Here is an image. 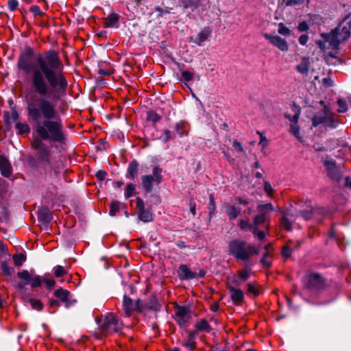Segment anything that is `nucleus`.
I'll return each instance as SVG.
<instances>
[{"label":"nucleus","mask_w":351,"mask_h":351,"mask_svg":"<svg viewBox=\"0 0 351 351\" xmlns=\"http://www.w3.org/2000/svg\"><path fill=\"white\" fill-rule=\"evenodd\" d=\"M29 49L21 54L17 66L27 74L29 88L25 93L27 115L36 123L41 140L61 142L63 126L58 117L57 103L64 95L68 82L58 53L49 50L32 58Z\"/></svg>","instance_id":"f257e3e1"},{"label":"nucleus","mask_w":351,"mask_h":351,"mask_svg":"<svg viewBox=\"0 0 351 351\" xmlns=\"http://www.w3.org/2000/svg\"><path fill=\"white\" fill-rule=\"evenodd\" d=\"M350 15H347L339 23V25L330 33H322L321 34L322 40H318L317 44L321 49H325V42L329 43V47L332 49H338L340 43L346 42L351 35V19L348 20Z\"/></svg>","instance_id":"f03ea898"},{"label":"nucleus","mask_w":351,"mask_h":351,"mask_svg":"<svg viewBox=\"0 0 351 351\" xmlns=\"http://www.w3.org/2000/svg\"><path fill=\"white\" fill-rule=\"evenodd\" d=\"M228 252L237 261H247L252 255H258L259 250L245 241L233 240L228 245Z\"/></svg>","instance_id":"7ed1b4c3"},{"label":"nucleus","mask_w":351,"mask_h":351,"mask_svg":"<svg viewBox=\"0 0 351 351\" xmlns=\"http://www.w3.org/2000/svg\"><path fill=\"white\" fill-rule=\"evenodd\" d=\"M300 115V108L295 103L290 105L289 110L285 112V117L291 122L290 133L293 135L300 142L304 143V138L300 135V128L298 125V121Z\"/></svg>","instance_id":"20e7f679"},{"label":"nucleus","mask_w":351,"mask_h":351,"mask_svg":"<svg viewBox=\"0 0 351 351\" xmlns=\"http://www.w3.org/2000/svg\"><path fill=\"white\" fill-rule=\"evenodd\" d=\"M32 146L36 150L37 160L45 167H49L54 169L56 173L58 171L52 165V156L51 149L43 143L40 140H37L32 143Z\"/></svg>","instance_id":"39448f33"},{"label":"nucleus","mask_w":351,"mask_h":351,"mask_svg":"<svg viewBox=\"0 0 351 351\" xmlns=\"http://www.w3.org/2000/svg\"><path fill=\"white\" fill-rule=\"evenodd\" d=\"M99 327L104 335H110L120 330L122 324L113 313H108L98 321Z\"/></svg>","instance_id":"423d86ee"},{"label":"nucleus","mask_w":351,"mask_h":351,"mask_svg":"<svg viewBox=\"0 0 351 351\" xmlns=\"http://www.w3.org/2000/svg\"><path fill=\"white\" fill-rule=\"evenodd\" d=\"M329 287V283L322 274L308 271V290L319 293Z\"/></svg>","instance_id":"0eeeda50"},{"label":"nucleus","mask_w":351,"mask_h":351,"mask_svg":"<svg viewBox=\"0 0 351 351\" xmlns=\"http://www.w3.org/2000/svg\"><path fill=\"white\" fill-rule=\"evenodd\" d=\"M162 169L158 167H155L152 171V175H146L142 177V184L146 191L150 192L153 189V183L160 184L162 180L161 175Z\"/></svg>","instance_id":"6e6552de"},{"label":"nucleus","mask_w":351,"mask_h":351,"mask_svg":"<svg viewBox=\"0 0 351 351\" xmlns=\"http://www.w3.org/2000/svg\"><path fill=\"white\" fill-rule=\"evenodd\" d=\"M17 277L29 284L32 288L39 287L42 285V279L38 275H32L27 270H23L17 273Z\"/></svg>","instance_id":"1a4fd4ad"},{"label":"nucleus","mask_w":351,"mask_h":351,"mask_svg":"<svg viewBox=\"0 0 351 351\" xmlns=\"http://www.w3.org/2000/svg\"><path fill=\"white\" fill-rule=\"evenodd\" d=\"M192 312L185 306H178L176 308L175 318L180 326H186L191 319Z\"/></svg>","instance_id":"9d476101"},{"label":"nucleus","mask_w":351,"mask_h":351,"mask_svg":"<svg viewBox=\"0 0 351 351\" xmlns=\"http://www.w3.org/2000/svg\"><path fill=\"white\" fill-rule=\"evenodd\" d=\"M136 208L138 209V216L140 220L143 222H149L153 220V214L149 208H145L143 200L136 198Z\"/></svg>","instance_id":"9b49d317"},{"label":"nucleus","mask_w":351,"mask_h":351,"mask_svg":"<svg viewBox=\"0 0 351 351\" xmlns=\"http://www.w3.org/2000/svg\"><path fill=\"white\" fill-rule=\"evenodd\" d=\"M324 165L327 169L328 176L337 183H339L341 180L342 174L339 167L337 166L335 161L326 160Z\"/></svg>","instance_id":"f8f14e48"},{"label":"nucleus","mask_w":351,"mask_h":351,"mask_svg":"<svg viewBox=\"0 0 351 351\" xmlns=\"http://www.w3.org/2000/svg\"><path fill=\"white\" fill-rule=\"evenodd\" d=\"M264 37L269 41V43L277 47L282 51H287L289 49V45L285 39L279 36H271L268 34H265Z\"/></svg>","instance_id":"ddd939ff"},{"label":"nucleus","mask_w":351,"mask_h":351,"mask_svg":"<svg viewBox=\"0 0 351 351\" xmlns=\"http://www.w3.org/2000/svg\"><path fill=\"white\" fill-rule=\"evenodd\" d=\"M252 272L251 268L245 265L243 269L239 270L235 276L233 277L232 284L235 287H239L241 285V283L245 282L250 277V274Z\"/></svg>","instance_id":"4468645a"},{"label":"nucleus","mask_w":351,"mask_h":351,"mask_svg":"<svg viewBox=\"0 0 351 351\" xmlns=\"http://www.w3.org/2000/svg\"><path fill=\"white\" fill-rule=\"evenodd\" d=\"M228 289L230 292V298L234 305H240L244 299L243 291L232 285H228Z\"/></svg>","instance_id":"2eb2a0df"},{"label":"nucleus","mask_w":351,"mask_h":351,"mask_svg":"<svg viewBox=\"0 0 351 351\" xmlns=\"http://www.w3.org/2000/svg\"><path fill=\"white\" fill-rule=\"evenodd\" d=\"M123 306L127 316H130L134 311L139 309V302H134L131 298L126 295L123 297Z\"/></svg>","instance_id":"dca6fc26"},{"label":"nucleus","mask_w":351,"mask_h":351,"mask_svg":"<svg viewBox=\"0 0 351 351\" xmlns=\"http://www.w3.org/2000/svg\"><path fill=\"white\" fill-rule=\"evenodd\" d=\"M0 170L3 176L9 178L12 173V168L8 159L0 155Z\"/></svg>","instance_id":"f3484780"},{"label":"nucleus","mask_w":351,"mask_h":351,"mask_svg":"<svg viewBox=\"0 0 351 351\" xmlns=\"http://www.w3.org/2000/svg\"><path fill=\"white\" fill-rule=\"evenodd\" d=\"M226 213L230 220L235 219L239 215H241V209L234 204H227L225 206Z\"/></svg>","instance_id":"a211bd4d"},{"label":"nucleus","mask_w":351,"mask_h":351,"mask_svg":"<svg viewBox=\"0 0 351 351\" xmlns=\"http://www.w3.org/2000/svg\"><path fill=\"white\" fill-rule=\"evenodd\" d=\"M274 210L271 203L259 204L257 206L258 215H261L267 220H269V214Z\"/></svg>","instance_id":"6ab92c4d"},{"label":"nucleus","mask_w":351,"mask_h":351,"mask_svg":"<svg viewBox=\"0 0 351 351\" xmlns=\"http://www.w3.org/2000/svg\"><path fill=\"white\" fill-rule=\"evenodd\" d=\"M197 276L186 265H180L178 269V276L181 280H189Z\"/></svg>","instance_id":"aec40b11"},{"label":"nucleus","mask_w":351,"mask_h":351,"mask_svg":"<svg viewBox=\"0 0 351 351\" xmlns=\"http://www.w3.org/2000/svg\"><path fill=\"white\" fill-rule=\"evenodd\" d=\"M210 34L211 29L210 28H204L197 34L193 42L197 45L202 46L203 43L210 37Z\"/></svg>","instance_id":"412c9836"},{"label":"nucleus","mask_w":351,"mask_h":351,"mask_svg":"<svg viewBox=\"0 0 351 351\" xmlns=\"http://www.w3.org/2000/svg\"><path fill=\"white\" fill-rule=\"evenodd\" d=\"M39 221L43 223H49L52 219L51 211L47 208H42L38 212Z\"/></svg>","instance_id":"4be33fe9"},{"label":"nucleus","mask_w":351,"mask_h":351,"mask_svg":"<svg viewBox=\"0 0 351 351\" xmlns=\"http://www.w3.org/2000/svg\"><path fill=\"white\" fill-rule=\"evenodd\" d=\"M329 109L326 106H324V115L318 116L314 115L312 118V125L313 127H317L319 124H324L325 126L327 124V114Z\"/></svg>","instance_id":"5701e85b"},{"label":"nucleus","mask_w":351,"mask_h":351,"mask_svg":"<svg viewBox=\"0 0 351 351\" xmlns=\"http://www.w3.org/2000/svg\"><path fill=\"white\" fill-rule=\"evenodd\" d=\"M247 289L249 293L252 294L255 297L258 296L261 293L258 285L255 281L247 283Z\"/></svg>","instance_id":"b1692460"},{"label":"nucleus","mask_w":351,"mask_h":351,"mask_svg":"<svg viewBox=\"0 0 351 351\" xmlns=\"http://www.w3.org/2000/svg\"><path fill=\"white\" fill-rule=\"evenodd\" d=\"M119 16L117 14H111L109 16H108L105 20V27H112L116 26L118 21H119Z\"/></svg>","instance_id":"393cba45"},{"label":"nucleus","mask_w":351,"mask_h":351,"mask_svg":"<svg viewBox=\"0 0 351 351\" xmlns=\"http://www.w3.org/2000/svg\"><path fill=\"white\" fill-rule=\"evenodd\" d=\"M56 297L59 298L62 302L67 303L69 301V292L63 289H58L54 292Z\"/></svg>","instance_id":"a878e982"},{"label":"nucleus","mask_w":351,"mask_h":351,"mask_svg":"<svg viewBox=\"0 0 351 351\" xmlns=\"http://www.w3.org/2000/svg\"><path fill=\"white\" fill-rule=\"evenodd\" d=\"M195 328L197 332H209L210 330V326L206 319H201L195 324Z\"/></svg>","instance_id":"bb28decb"},{"label":"nucleus","mask_w":351,"mask_h":351,"mask_svg":"<svg viewBox=\"0 0 351 351\" xmlns=\"http://www.w3.org/2000/svg\"><path fill=\"white\" fill-rule=\"evenodd\" d=\"M128 173L131 179H134L138 174V163L136 161H132L130 163L128 168Z\"/></svg>","instance_id":"cd10ccee"},{"label":"nucleus","mask_w":351,"mask_h":351,"mask_svg":"<svg viewBox=\"0 0 351 351\" xmlns=\"http://www.w3.org/2000/svg\"><path fill=\"white\" fill-rule=\"evenodd\" d=\"M308 219H314L316 223H319L322 220L321 211L318 209L311 210L308 211Z\"/></svg>","instance_id":"c85d7f7f"},{"label":"nucleus","mask_w":351,"mask_h":351,"mask_svg":"<svg viewBox=\"0 0 351 351\" xmlns=\"http://www.w3.org/2000/svg\"><path fill=\"white\" fill-rule=\"evenodd\" d=\"M175 129L180 136H183L188 134V132L186 130V124L183 121L177 123L175 125Z\"/></svg>","instance_id":"c756f323"},{"label":"nucleus","mask_w":351,"mask_h":351,"mask_svg":"<svg viewBox=\"0 0 351 351\" xmlns=\"http://www.w3.org/2000/svg\"><path fill=\"white\" fill-rule=\"evenodd\" d=\"M183 345L190 350H193L195 348V336L193 332H189V337Z\"/></svg>","instance_id":"7c9ffc66"},{"label":"nucleus","mask_w":351,"mask_h":351,"mask_svg":"<svg viewBox=\"0 0 351 351\" xmlns=\"http://www.w3.org/2000/svg\"><path fill=\"white\" fill-rule=\"evenodd\" d=\"M1 268L2 272L5 276H11L14 272V269L12 267H10L6 261H3L1 263Z\"/></svg>","instance_id":"2f4dec72"},{"label":"nucleus","mask_w":351,"mask_h":351,"mask_svg":"<svg viewBox=\"0 0 351 351\" xmlns=\"http://www.w3.org/2000/svg\"><path fill=\"white\" fill-rule=\"evenodd\" d=\"M296 69L301 74L307 75V60L305 58H303L301 63L297 65Z\"/></svg>","instance_id":"473e14b6"},{"label":"nucleus","mask_w":351,"mask_h":351,"mask_svg":"<svg viewBox=\"0 0 351 351\" xmlns=\"http://www.w3.org/2000/svg\"><path fill=\"white\" fill-rule=\"evenodd\" d=\"M182 5L184 8H191L192 11H194L197 7V1L182 0Z\"/></svg>","instance_id":"72a5a7b5"},{"label":"nucleus","mask_w":351,"mask_h":351,"mask_svg":"<svg viewBox=\"0 0 351 351\" xmlns=\"http://www.w3.org/2000/svg\"><path fill=\"white\" fill-rule=\"evenodd\" d=\"M14 263L16 266H21L26 260V256L23 254H14L12 256Z\"/></svg>","instance_id":"f704fd0d"},{"label":"nucleus","mask_w":351,"mask_h":351,"mask_svg":"<svg viewBox=\"0 0 351 351\" xmlns=\"http://www.w3.org/2000/svg\"><path fill=\"white\" fill-rule=\"evenodd\" d=\"M269 221L265 218L263 217L261 215H256L253 219V227L259 228V226L262 224H264Z\"/></svg>","instance_id":"c9c22d12"},{"label":"nucleus","mask_w":351,"mask_h":351,"mask_svg":"<svg viewBox=\"0 0 351 351\" xmlns=\"http://www.w3.org/2000/svg\"><path fill=\"white\" fill-rule=\"evenodd\" d=\"M29 304L33 309L41 311L43 308V304L40 300L35 298L29 299Z\"/></svg>","instance_id":"e433bc0d"},{"label":"nucleus","mask_w":351,"mask_h":351,"mask_svg":"<svg viewBox=\"0 0 351 351\" xmlns=\"http://www.w3.org/2000/svg\"><path fill=\"white\" fill-rule=\"evenodd\" d=\"M16 128L19 130L20 134H25L29 132V127L25 123H16Z\"/></svg>","instance_id":"4c0bfd02"},{"label":"nucleus","mask_w":351,"mask_h":351,"mask_svg":"<svg viewBox=\"0 0 351 351\" xmlns=\"http://www.w3.org/2000/svg\"><path fill=\"white\" fill-rule=\"evenodd\" d=\"M136 190V186L134 184H128L126 186L125 191V198H130L133 196L134 191Z\"/></svg>","instance_id":"58836bf2"},{"label":"nucleus","mask_w":351,"mask_h":351,"mask_svg":"<svg viewBox=\"0 0 351 351\" xmlns=\"http://www.w3.org/2000/svg\"><path fill=\"white\" fill-rule=\"evenodd\" d=\"M278 32L282 36H289L291 34V30L287 27L284 23H280L278 25Z\"/></svg>","instance_id":"ea45409f"},{"label":"nucleus","mask_w":351,"mask_h":351,"mask_svg":"<svg viewBox=\"0 0 351 351\" xmlns=\"http://www.w3.org/2000/svg\"><path fill=\"white\" fill-rule=\"evenodd\" d=\"M239 226L243 230H252L253 231V223L251 224L248 221L245 219L240 220Z\"/></svg>","instance_id":"a19ab883"},{"label":"nucleus","mask_w":351,"mask_h":351,"mask_svg":"<svg viewBox=\"0 0 351 351\" xmlns=\"http://www.w3.org/2000/svg\"><path fill=\"white\" fill-rule=\"evenodd\" d=\"M304 0H282V5L285 6H295L301 5Z\"/></svg>","instance_id":"79ce46f5"},{"label":"nucleus","mask_w":351,"mask_h":351,"mask_svg":"<svg viewBox=\"0 0 351 351\" xmlns=\"http://www.w3.org/2000/svg\"><path fill=\"white\" fill-rule=\"evenodd\" d=\"M252 233L254 237H257L259 240H263L265 238L266 234L264 231L260 230L259 228L253 227Z\"/></svg>","instance_id":"37998d69"},{"label":"nucleus","mask_w":351,"mask_h":351,"mask_svg":"<svg viewBox=\"0 0 351 351\" xmlns=\"http://www.w3.org/2000/svg\"><path fill=\"white\" fill-rule=\"evenodd\" d=\"M66 274V270L62 266L57 265L54 267V275L56 277L59 278L63 276Z\"/></svg>","instance_id":"c03bdc74"},{"label":"nucleus","mask_w":351,"mask_h":351,"mask_svg":"<svg viewBox=\"0 0 351 351\" xmlns=\"http://www.w3.org/2000/svg\"><path fill=\"white\" fill-rule=\"evenodd\" d=\"M256 133L260 136V141L258 144L263 149L268 145V140L261 132L257 131Z\"/></svg>","instance_id":"a18cd8bd"},{"label":"nucleus","mask_w":351,"mask_h":351,"mask_svg":"<svg viewBox=\"0 0 351 351\" xmlns=\"http://www.w3.org/2000/svg\"><path fill=\"white\" fill-rule=\"evenodd\" d=\"M208 208L209 210V215L211 217L213 215L215 214V209H216V206H215V199H214V197L212 195L210 196V202H209V204H208Z\"/></svg>","instance_id":"49530a36"},{"label":"nucleus","mask_w":351,"mask_h":351,"mask_svg":"<svg viewBox=\"0 0 351 351\" xmlns=\"http://www.w3.org/2000/svg\"><path fill=\"white\" fill-rule=\"evenodd\" d=\"M159 138L164 143L168 142L171 138V132L168 130H165Z\"/></svg>","instance_id":"de8ad7c7"},{"label":"nucleus","mask_w":351,"mask_h":351,"mask_svg":"<svg viewBox=\"0 0 351 351\" xmlns=\"http://www.w3.org/2000/svg\"><path fill=\"white\" fill-rule=\"evenodd\" d=\"M281 226L287 230L291 229V223L290 221L285 217H283L280 221Z\"/></svg>","instance_id":"09e8293b"},{"label":"nucleus","mask_w":351,"mask_h":351,"mask_svg":"<svg viewBox=\"0 0 351 351\" xmlns=\"http://www.w3.org/2000/svg\"><path fill=\"white\" fill-rule=\"evenodd\" d=\"M310 19L313 24L319 25L322 22V18L318 14H308Z\"/></svg>","instance_id":"8fccbe9b"},{"label":"nucleus","mask_w":351,"mask_h":351,"mask_svg":"<svg viewBox=\"0 0 351 351\" xmlns=\"http://www.w3.org/2000/svg\"><path fill=\"white\" fill-rule=\"evenodd\" d=\"M119 210V205L118 202H112L110 204V215L114 216Z\"/></svg>","instance_id":"3c124183"},{"label":"nucleus","mask_w":351,"mask_h":351,"mask_svg":"<svg viewBox=\"0 0 351 351\" xmlns=\"http://www.w3.org/2000/svg\"><path fill=\"white\" fill-rule=\"evenodd\" d=\"M264 191L269 197L273 195L274 189L267 181L264 182Z\"/></svg>","instance_id":"603ef678"},{"label":"nucleus","mask_w":351,"mask_h":351,"mask_svg":"<svg viewBox=\"0 0 351 351\" xmlns=\"http://www.w3.org/2000/svg\"><path fill=\"white\" fill-rule=\"evenodd\" d=\"M337 104L339 105V106L340 108L338 110L339 112H344L347 111L348 106H347V104L345 101L339 99L337 100Z\"/></svg>","instance_id":"864d4df0"},{"label":"nucleus","mask_w":351,"mask_h":351,"mask_svg":"<svg viewBox=\"0 0 351 351\" xmlns=\"http://www.w3.org/2000/svg\"><path fill=\"white\" fill-rule=\"evenodd\" d=\"M193 74L188 71H184L182 72V77L186 82H189L193 79Z\"/></svg>","instance_id":"5fc2aeb1"},{"label":"nucleus","mask_w":351,"mask_h":351,"mask_svg":"<svg viewBox=\"0 0 351 351\" xmlns=\"http://www.w3.org/2000/svg\"><path fill=\"white\" fill-rule=\"evenodd\" d=\"M337 120L335 119L333 117H327V124L326 126H329L330 128H335L337 123Z\"/></svg>","instance_id":"6e6d98bb"},{"label":"nucleus","mask_w":351,"mask_h":351,"mask_svg":"<svg viewBox=\"0 0 351 351\" xmlns=\"http://www.w3.org/2000/svg\"><path fill=\"white\" fill-rule=\"evenodd\" d=\"M3 118H4V121H5V124L8 127H10L12 121L11 119L10 112H8V111L5 112L3 114Z\"/></svg>","instance_id":"4d7b16f0"},{"label":"nucleus","mask_w":351,"mask_h":351,"mask_svg":"<svg viewBox=\"0 0 351 351\" xmlns=\"http://www.w3.org/2000/svg\"><path fill=\"white\" fill-rule=\"evenodd\" d=\"M261 264L265 268H268L271 266V262L269 258L263 257L261 260Z\"/></svg>","instance_id":"13d9d810"},{"label":"nucleus","mask_w":351,"mask_h":351,"mask_svg":"<svg viewBox=\"0 0 351 351\" xmlns=\"http://www.w3.org/2000/svg\"><path fill=\"white\" fill-rule=\"evenodd\" d=\"M8 7L11 11L15 10L18 7V1L16 0H9Z\"/></svg>","instance_id":"bf43d9fd"},{"label":"nucleus","mask_w":351,"mask_h":351,"mask_svg":"<svg viewBox=\"0 0 351 351\" xmlns=\"http://www.w3.org/2000/svg\"><path fill=\"white\" fill-rule=\"evenodd\" d=\"M10 114L12 122H16L19 119V114L15 109H12V111L10 112Z\"/></svg>","instance_id":"052dcab7"},{"label":"nucleus","mask_w":351,"mask_h":351,"mask_svg":"<svg viewBox=\"0 0 351 351\" xmlns=\"http://www.w3.org/2000/svg\"><path fill=\"white\" fill-rule=\"evenodd\" d=\"M232 146L236 151L239 152H243L242 145L239 142L234 141L232 143Z\"/></svg>","instance_id":"680f3d73"},{"label":"nucleus","mask_w":351,"mask_h":351,"mask_svg":"<svg viewBox=\"0 0 351 351\" xmlns=\"http://www.w3.org/2000/svg\"><path fill=\"white\" fill-rule=\"evenodd\" d=\"M148 118H149V120H152L154 122H157V121H158L160 120V117L158 116L157 114H156L154 112H150L148 114Z\"/></svg>","instance_id":"e2e57ef3"},{"label":"nucleus","mask_w":351,"mask_h":351,"mask_svg":"<svg viewBox=\"0 0 351 351\" xmlns=\"http://www.w3.org/2000/svg\"><path fill=\"white\" fill-rule=\"evenodd\" d=\"M234 200H235L236 204H243V205L248 204V201L246 199L241 197H236L234 198Z\"/></svg>","instance_id":"0e129e2a"},{"label":"nucleus","mask_w":351,"mask_h":351,"mask_svg":"<svg viewBox=\"0 0 351 351\" xmlns=\"http://www.w3.org/2000/svg\"><path fill=\"white\" fill-rule=\"evenodd\" d=\"M298 29L299 32H302L307 30V22L302 21L298 26Z\"/></svg>","instance_id":"69168bd1"},{"label":"nucleus","mask_w":351,"mask_h":351,"mask_svg":"<svg viewBox=\"0 0 351 351\" xmlns=\"http://www.w3.org/2000/svg\"><path fill=\"white\" fill-rule=\"evenodd\" d=\"M291 250L289 247L285 246V247H283V249L282 250V254L283 256L287 257V258L291 256Z\"/></svg>","instance_id":"338daca9"},{"label":"nucleus","mask_w":351,"mask_h":351,"mask_svg":"<svg viewBox=\"0 0 351 351\" xmlns=\"http://www.w3.org/2000/svg\"><path fill=\"white\" fill-rule=\"evenodd\" d=\"M45 282L48 289H51L55 285V281L53 279H45Z\"/></svg>","instance_id":"774afa93"}]
</instances>
